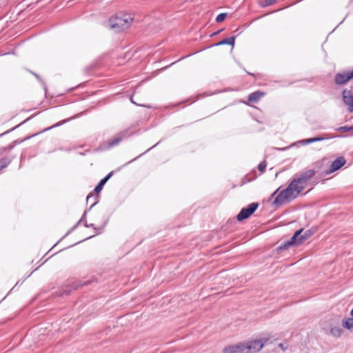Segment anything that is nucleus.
I'll list each match as a JSON object with an SVG mask.
<instances>
[{
    "label": "nucleus",
    "instance_id": "24",
    "mask_svg": "<svg viewBox=\"0 0 353 353\" xmlns=\"http://www.w3.org/2000/svg\"><path fill=\"white\" fill-rule=\"evenodd\" d=\"M226 17H227L226 13H221L217 15V17L216 18V21L218 23H221L222 21H223Z\"/></svg>",
    "mask_w": 353,
    "mask_h": 353
},
{
    "label": "nucleus",
    "instance_id": "22",
    "mask_svg": "<svg viewBox=\"0 0 353 353\" xmlns=\"http://www.w3.org/2000/svg\"><path fill=\"white\" fill-rule=\"evenodd\" d=\"M87 210L84 212V214H83L81 220H80V222H83L84 223V225L85 228H90V227H93L94 225L93 224H90V225H88V223H87V220H86V213H87Z\"/></svg>",
    "mask_w": 353,
    "mask_h": 353
},
{
    "label": "nucleus",
    "instance_id": "29",
    "mask_svg": "<svg viewBox=\"0 0 353 353\" xmlns=\"http://www.w3.org/2000/svg\"><path fill=\"white\" fill-rule=\"evenodd\" d=\"M279 347H281L283 351H285V350H287V349H288V345H285V344H283V343H280V344L279 345Z\"/></svg>",
    "mask_w": 353,
    "mask_h": 353
},
{
    "label": "nucleus",
    "instance_id": "10",
    "mask_svg": "<svg viewBox=\"0 0 353 353\" xmlns=\"http://www.w3.org/2000/svg\"><path fill=\"white\" fill-rule=\"evenodd\" d=\"M345 163V159L343 157H338L331 164L330 169L325 171L326 174H330L340 169Z\"/></svg>",
    "mask_w": 353,
    "mask_h": 353
},
{
    "label": "nucleus",
    "instance_id": "9",
    "mask_svg": "<svg viewBox=\"0 0 353 353\" xmlns=\"http://www.w3.org/2000/svg\"><path fill=\"white\" fill-rule=\"evenodd\" d=\"M315 174L316 172L314 170H307L294 179L298 183L305 188V185L315 175Z\"/></svg>",
    "mask_w": 353,
    "mask_h": 353
},
{
    "label": "nucleus",
    "instance_id": "5",
    "mask_svg": "<svg viewBox=\"0 0 353 353\" xmlns=\"http://www.w3.org/2000/svg\"><path fill=\"white\" fill-rule=\"evenodd\" d=\"M258 206L259 204L257 203H252L249 204L246 208H242L240 212L237 214L236 219L239 221H241L248 219L256 211Z\"/></svg>",
    "mask_w": 353,
    "mask_h": 353
},
{
    "label": "nucleus",
    "instance_id": "25",
    "mask_svg": "<svg viewBox=\"0 0 353 353\" xmlns=\"http://www.w3.org/2000/svg\"><path fill=\"white\" fill-rule=\"evenodd\" d=\"M266 165L267 164L265 161H261L258 165L259 170L261 171V172H263L265 170Z\"/></svg>",
    "mask_w": 353,
    "mask_h": 353
},
{
    "label": "nucleus",
    "instance_id": "7",
    "mask_svg": "<svg viewBox=\"0 0 353 353\" xmlns=\"http://www.w3.org/2000/svg\"><path fill=\"white\" fill-rule=\"evenodd\" d=\"M353 78V70L336 73L334 76V82L336 85H343Z\"/></svg>",
    "mask_w": 353,
    "mask_h": 353
},
{
    "label": "nucleus",
    "instance_id": "21",
    "mask_svg": "<svg viewBox=\"0 0 353 353\" xmlns=\"http://www.w3.org/2000/svg\"><path fill=\"white\" fill-rule=\"evenodd\" d=\"M79 285H74L73 287L66 286L65 289H63V292L61 293V296H63L64 294L68 295L70 293L72 289H77L79 288Z\"/></svg>",
    "mask_w": 353,
    "mask_h": 353
},
{
    "label": "nucleus",
    "instance_id": "36",
    "mask_svg": "<svg viewBox=\"0 0 353 353\" xmlns=\"http://www.w3.org/2000/svg\"><path fill=\"white\" fill-rule=\"evenodd\" d=\"M142 156V154H140L139 156H137V158H139V157H141Z\"/></svg>",
    "mask_w": 353,
    "mask_h": 353
},
{
    "label": "nucleus",
    "instance_id": "37",
    "mask_svg": "<svg viewBox=\"0 0 353 353\" xmlns=\"http://www.w3.org/2000/svg\"><path fill=\"white\" fill-rule=\"evenodd\" d=\"M142 156V154H140L139 156H137V158H139V157H141Z\"/></svg>",
    "mask_w": 353,
    "mask_h": 353
},
{
    "label": "nucleus",
    "instance_id": "34",
    "mask_svg": "<svg viewBox=\"0 0 353 353\" xmlns=\"http://www.w3.org/2000/svg\"><path fill=\"white\" fill-rule=\"evenodd\" d=\"M158 143H157L156 145H152V148H150V149H148L147 151H149L150 149H152V148H154V147H155Z\"/></svg>",
    "mask_w": 353,
    "mask_h": 353
},
{
    "label": "nucleus",
    "instance_id": "35",
    "mask_svg": "<svg viewBox=\"0 0 353 353\" xmlns=\"http://www.w3.org/2000/svg\"><path fill=\"white\" fill-rule=\"evenodd\" d=\"M88 283H89L88 282L85 281L83 283L81 284V285H88Z\"/></svg>",
    "mask_w": 353,
    "mask_h": 353
},
{
    "label": "nucleus",
    "instance_id": "30",
    "mask_svg": "<svg viewBox=\"0 0 353 353\" xmlns=\"http://www.w3.org/2000/svg\"><path fill=\"white\" fill-rule=\"evenodd\" d=\"M279 188L278 189H276L272 194H271V198H273L279 192Z\"/></svg>",
    "mask_w": 353,
    "mask_h": 353
},
{
    "label": "nucleus",
    "instance_id": "26",
    "mask_svg": "<svg viewBox=\"0 0 353 353\" xmlns=\"http://www.w3.org/2000/svg\"><path fill=\"white\" fill-rule=\"evenodd\" d=\"M339 131L348 132L353 130V126H342L338 128Z\"/></svg>",
    "mask_w": 353,
    "mask_h": 353
},
{
    "label": "nucleus",
    "instance_id": "18",
    "mask_svg": "<svg viewBox=\"0 0 353 353\" xmlns=\"http://www.w3.org/2000/svg\"><path fill=\"white\" fill-rule=\"evenodd\" d=\"M342 332V328L338 326L332 327L330 329V334L334 337H339L341 335Z\"/></svg>",
    "mask_w": 353,
    "mask_h": 353
},
{
    "label": "nucleus",
    "instance_id": "19",
    "mask_svg": "<svg viewBox=\"0 0 353 353\" xmlns=\"http://www.w3.org/2000/svg\"><path fill=\"white\" fill-rule=\"evenodd\" d=\"M342 325L347 330L353 328V318H349L346 320L343 321Z\"/></svg>",
    "mask_w": 353,
    "mask_h": 353
},
{
    "label": "nucleus",
    "instance_id": "14",
    "mask_svg": "<svg viewBox=\"0 0 353 353\" xmlns=\"http://www.w3.org/2000/svg\"><path fill=\"white\" fill-rule=\"evenodd\" d=\"M23 140H15L12 143L8 145L7 146L2 147L0 148V154L5 152L6 151H10L13 149V148L17 144L21 143Z\"/></svg>",
    "mask_w": 353,
    "mask_h": 353
},
{
    "label": "nucleus",
    "instance_id": "11",
    "mask_svg": "<svg viewBox=\"0 0 353 353\" xmlns=\"http://www.w3.org/2000/svg\"><path fill=\"white\" fill-rule=\"evenodd\" d=\"M288 187H291L292 190L294 192V194L296 195H299L304 190V187L298 183L295 179L290 182Z\"/></svg>",
    "mask_w": 353,
    "mask_h": 353
},
{
    "label": "nucleus",
    "instance_id": "31",
    "mask_svg": "<svg viewBox=\"0 0 353 353\" xmlns=\"http://www.w3.org/2000/svg\"><path fill=\"white\" fill-rule=\"evenodd\" d=\"M221 31V30H219V31H217V32H214L211 36H212H212H215V35L218 34Z\"/></svg>",
    "mask_w": 353,
    "mask_h": 353
},
{
    "label": "nucleus",
    "instance_id": "15",
    "mask_svg": "<svg viewBox=\"0 0 353 353\" xmlns=\"http://www.w3.org/2000/svg\"><path fill=\"white\" fill-rule=\"evenodd\" d=\"M12 159L9 157H5L0 159V171L7 168L12 162Z\"/></svg>",
    "mask_w": 353,
    "mask_h": 353
},
{
    "label": "nucleus",
    "instance_id": "2",
    "mask_svg": "<svg viewBox=\"0 0 353 353\" xmlns=\"http://www.w3.org/2000/svg\"><path fill=\"white\" fill-rule=\"evenodd\" d=\"M133 17L128 13H120L109 20L110 28L116 32H121L130 28Z\"/></svg>",
    "mask_w": 353,
    "mask_h": 353
},
{
    "label": "nucleus",
    "instance_id": "23",
    "mask_svg": "<svg viewBox=\"0 0 353 353\" xmlns=\"http://www.w3.org/2000/svg\"><path fill=\"white\" fill-rule=\"evenodd\" d=\"M303 237L302 238V239H305L307 240L308 238H310L312 234H313V231H312V230H303Z\"/></svg>",
    "mask_w": 353,
    "mask_h": 353
},
{
    "label": "nucleus",
    "instance_id": "33",
    "mask_svg": "<svg viewBox=\"0 0 353 353\" xmlns=\"http://www.w3.org/2000/svg\"><path fill=\"white\" fill-rule=\"evenodd\" d=\"M130 101H131L132 103H133L134 104H137V103L134 101V99H133L132 97H131Z\"/></svg>",
    "mask_w": 353,
    "mask_h": 353
},
{
    "label": "nucleus",
    "instance_id": "4",
    "mask_svg": "<svg viewBox=\"0 0 353 353\" xmlns=\"http://www.w3.org/2000/svg\"><path fill=\"white\" fill-rule=\"evenodd\" d=\"M303 229L296 231L291 239L286 241L283 245L279 247V250H283L291 245H299L303 243L305 239H302L303 237Z\"/></svg>",
    "mask_w": 353,
    "mask_h": 353
},
{
    "label": "nucleus",
    "instance_id": "1",
    "mask_svg": "<svg viewBox=\"0 0 353 353\" xmlns=\"http://www.w3.org/2000/svg\"><path fill=\"white\" fill-rule=\"evenodd\" d=\"M262 339L247 341L224 347L223 353H255L264 345Z\"/></svg>",
    "mask_w": 353,
    "mask_h": 353
},
{
    "label": "nucleus",
    "instance_id": "12",
    "mask_svg": "<svg viewBox=\"0 0 353 353\" xmlns=\"http://www.w3.org/2000/svg\"><path fill=\"white\" fill-rule=\"evenodd\" d=\"M112 172H110L103 179H102L98 185L95 187L94 191L96 193H99L103 189V185L106 183V182L109 180V179L112 176Z\"/></svg>",
    "mask_w": 353,
    "mask_h": 353
},
{
    "label": "nucleus",
    "instance_id": "38",
    "mask_svg": "<svg viewBox=\"0 0 353 353\" xmlns=\"http://www.w3.org/2000/svg\"><path fill=\"white\" fill-rule=\"evenodd\" d=\"M142 156V154H140L139 156H137V158H139V157H141Z\"/></svg>",
    "mask_w": 353,
    "mask_h": 353
},
{
    "label": "nucleus",
    "instance_id": "27",
    "mask_svg": "<svg viewBox=\"0 0 353 353\" xmlns=\"http://www.w3.org/2000/svg\"><path fill=\"white\" fill-rule=\"evenodd\" d=\"M277 0H264L263 6H269L274 3Z\"/></svg>",
    "mask_w": 353,
    "mask_h": 353
},
{
    "label": "nucleus",
    "instance_id": "8",
    "mask_svg": "<svg viewBox=\"0 0 353 353\" xmlns=\"http://www.w3.org/2000/svg\"><path fill=\"white\" fill-rule=\"evenodd\" d=\"M130 130L126 129L125 130H123L120 132L119 134H117L112 139L108 140L107 141V148H112L117 145H118L123 139L128 137L130 134L129 132Z\"/></svg>",
    "mask_w": 353,
    "mask_h": 353
},
{
    "label": "nucleus",
    "instance_id": "32",
    "mask_svg": "<svg viewBox=\"0 0 353 353\" xmlns=\"http://www.w3.org/2000/svg\"><path fill=\"white\" fill-rule=\"evenodd\" d=\"M33 74L37 77V79L40 80V77L37 74L33 73Z\"/></svg>",
    "mask_w": 353,
    "mask_h": 353
},
{
    "label": "nucleus",
    "instance_id": "6",
    "mask_svg": "<svg viewBox=\"0 0 353 353\" xmlns=\"http://www.w3.org/2000/svg\"><path fill=\"white\" fill-rule=\"evenodd\" d=\"M342 99L347 106L349 112H353V92L352 88H345L342 91Z\"/></svg>",
    "mask_w": 353,
    "mask_h": 353
},
{
    "label": "nucleus",
    "instance_id": "13",
    "mask_svg": "<svg viewBox=\"0 0 353 353\" xmlns=\"http://www.w3.org/2000/svg\"><path fill=\"white\" fill-rule=\"evenodd\" d=\"M264 96V92L261 91H256L251 93L248 97V101L252 103H256L262 97Z\"/></svg>",
    "mask_w": 353,
    "mask_h": 353
},
{
    "label": "nucleus",
    "instance_id": "20",
    "mask_svg": "<svg viewBox=\"0 0 353 353\" xmlns=\"http://www.w3.org/2000/svg\"><path fill=\"white\" fill-rule=\"evenodd\" d=\"M91 199H93L94 200V201L93 202V203L90 207L89 210H90L99 201V197L97 196H94V195L92 193L89 194L87 196V198H86L87 202H89V201Z\"/></svg>",
    "mask_w": 353,
    "mask_h": 353
},
{
    "label": "nucleus",
    "instance_id": "3",
    "mask_svg": "<svg viewBox=\"0 0 353 353\" xmlns=\"http://www.w3.org/2000/svg\"><path fill=\"white\" fill-rule=\"evenodd\" d=\"M298 195L294 194L291 187H287L285 190L281 191L275 197L272 203L273 206H279L285 203H289L292 200L296 198Z\"/></svg>",
    "mask_w": 353,
    "mask_h": 353
},
{
    "label": "nucleus",
    "instance_id": "17",
    "mask_svg": "<svg viewBox=\"0 0 353 353\" xmlns=\"http://www.w3.org/2000/svg\"><path fill=\"white\" fill-rule=\"evenodd\" d=\"M325 139L326 138L321 137L310 138V139H306L302 140L301 143L303 144H304V145H306V144L314 143V142H316V141H321L325 140Z\"/></svg>",
    "mask_w": 353,
    "mask_h": 353
},
{
    "label": "nucleus",
    "instance_id": "16",
    "mask_svg": "<svg viewBox=\"0 0 353 353\" xmlns=\"http://www.w3.org/2000/svg\"><path fill=\"white\" fill-rule=\"evenodd\" d=\"M234 41H235V37H228V38H225V39L221 40V41L217 43L216 44V46L228 44V45H231L232 46H234Z\"/></svg>",
    "mask_w": 353,
    "mask_h": 353
},
{
    "label": "nucleus",
    "instance_id": "28",
    "mask_svg": "<svg viewBox=\"0 0 353 353\" xmlns=\"http://www.w3.org/2000/svg\"><path fill=\"white\" fill-rule=\"evenodd\" d=\"M65 123V121H61V122H59V123H57L54 124V125H52V126H51V127H50V128H47L46 130H48L52 129V128H55V127H57V126H59V125H61L62 123Z\"/></svg>",
    "mask_w": 353,
    "mask_h": 353
}]
</instances>
